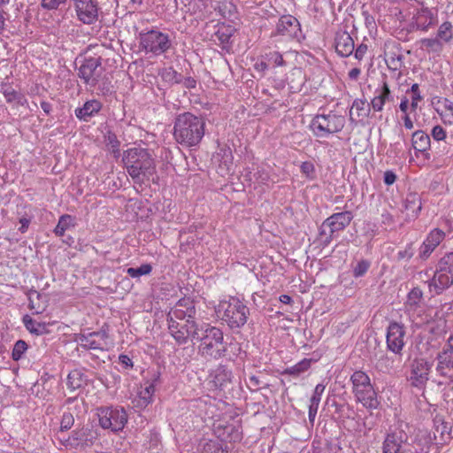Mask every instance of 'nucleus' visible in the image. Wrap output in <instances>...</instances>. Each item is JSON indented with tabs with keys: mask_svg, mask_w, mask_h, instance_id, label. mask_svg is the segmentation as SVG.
I'll use <instances>...</instances> for the list:
<instances>
[{
	"mask_svg": "<svg viewBox=\"0 0 453 453\" xmlns=\"http://www.w3.org/2000/svg\"><path fill=\"white\" fill-rule=\"evenodd\" d=\"M196 340L200 342L198 351L203 357L218 360L226 356L227 347L220 328L203 323Z\"/></svg>",
	"mask_w": 453,
	"mask_h": 453,
	"instance_id": "nucleus-4",
	"label": "nucleus"
},
{
	"mask_svg": "<svg viewBox=\"0 0 453 453\" xmlns=\"http://www.w3.org/2000/svg\"><path fill=\"white\" fill-rule=\"evenodd\" d=\"M101 58H85L78 69V76L85 84L94 87L101 76Z\"/></svg>",
	"mask_w": 453,
	"mask_h": 453,
	"instance_id": "nucleus-16",
	"label": "nucleus"
},
{
	"mask_svg": "<svg viewBox=\"0 0 453 453\" xmlns=\"http://www.w3.org/2000/svg\"><path fill=\"white\" fill-rule=\"evenodd\" d=\"M412 19L416 29L426 32L436 24L437 11L428 7H421L416 11Z\"/></svg>",
	"mask_w": 453,
	"mask_h": 453,
	"instance_id": "nucleus-21",
	"label": "nucleus"
},
{
	"mask_svg": "<svg viewBox=\"0 0 453 453\" xmlns=\"http://www.w3.org/2000/svg\"><path fill=\"white\" fill-rule=\"evenodd\" d=\"M301 172L308 178H313L315 173L314 165L310 161L303 162L301 165Z\"/></svg>",
	"mask_w": 453,
	"mask_h": 453,
	"instance_id": "nucleus-56",
	"label": "nucleus"
},
{
	"mask_svg": "<svg viewBox=\"0 0 453 453\" xmlns=\"http://www.w3.org/2000/svg\"><path fill=\"white\" fill-rule=\"evenodd\" d=\"M412 147L418 152H426L431 146L430 135L423 130H417L412 134Z\"/></svg>",
	"mask_w": 453,
	"mask_h": 453,
	"instance_id": "nucleus-30",
	"label": "nucleus"
},
{
	"mask_svg": "<svg viewBox=\"0 0 453 453\" xmlns=\"http://www.w3.org/2000/svg\"><path fill=\"white\" fill-rule=\"evenodd\" d=\"M158 376H157L153 381L147 382L144 388L139 391L136 397L133 400V404L135 408L144 409L153 401V395L156 391L155 382L157 380Z\"/></svg>",
	"mask_w": 453,
	"mask_h": 453,
	"instance_id": "nucleus-26",
	"label": "nucleus"
},
{
	"mask_svg": "<svg viewBox=\"0 0 453 453\" xmlns=\"http://www.w3.org/2000/svg\"><path fill=\"white\" fill-rule=\"evenodd\" d=\"M406 331L402 323L392 321L387 328L386 343L388 350L395 355H402L405 346Z\"/></svg>",
	"mask_w": 453,
	"mask_h": 453,
	"instance_id": "nucleus-14",
	"label": "nucleus"
},
{
	"mask_svg": "<svg viewBox=\"0 0 453 453\" xmlns=\"http://www.w3.org/2000/svg\"><path fill=\"white\" fill-rule=\"evenodd\" d=\"M77 19L86 25H92L98 19L97 0H73Z\"/></svg>",
	"mask_w": 453,
	"mask_h": 453,
	"instance_id": "nucleus-15",
	"label": "nucleus"
},
{
	"mask_svg": "<svg viewBox=\"0 0 453 453\" xmlns=\"http://www.w3.org/2000/svg\"><path fill=\"white\" fill-rule=\"evenodd\" d=\"M74 423V418L72 413L65 412L61 418L60 428L62 431L70 429Z\"/></svg>",
	"mask_w": 453,
	"mask_h": 453,
	"instance_id": "nucleus-53",
	"label": "nucleus"
},
{
	"mask_svg": "<svg viewBox=\"0 0 453 453\" xmlns=\"http://www.w3.org/2000/svg\"><path fill=\"white\" fill-rule=\"evenodd\" d=\"M2 93H3L6 102L9 104H16L19 105H24L27 103V98L25 97V96L22 93L16 91L13 88H12L10 86L4 87L2 88Z\"/></svg>",
	"mask_w": 453,
	"mask_h": 453,
	"instance_id": "nucleus-37",
	"label": "nucleus"
},
{
	"mask_svg": "<svg viewBox=\"0 0 453 453\" xmlns=\"http://www.w3.org/2000/svg\"><path fill=\"white\" fill-rule=\"evenodd\" d=\"M102 108L103 104L99 100L91 99L85 102L81 107L76 108L74 114L78 119L88 122L97 115Z\"/></svg>",
	"mask_w": 453,
	"mask_h": 453,
	"instance_id": "nucleus-25",
	"label": "nucleus"
},
{
	"mask_svg": "<svg viewBox=\"0 0 453 453\" xmlns=\"http://www.w3.org/2000/svg\"><path fill=\"white\" fill-rule=\"evenodd\" d=\"M152 272V266L150 264H142L140 267L134 268L129 267L127 269V273L133 279H138L141 276L148 275Z\"/></svg>",
	"mask_w": 453,
	"mask_h": 453,
	"instance_id": "nucleus-42",
	"label": "nucleus"
},
{
	"mask_svg": "<svg viewBox=\"0 0 453 453\" xmlns=\"http://www.w3.org/2000/svg\"><path fill=\"white\" fill-rule=\"evenodd\" d=\"M408 108H409V99L406 96H404L401 99L399 109L405 115V114H408L407 113Z\"/></svg>",
	"mask_w": 453,
	"mask_h": 453,
	"instance_id": "nucleus-64",
	"label": "nucleus"
},
{
	"mask_svg": "<svg viewBox=\"0 0 453 453\" xmlns=\"http://www.w3.org/2000/svg\"><path fill=\"white\" fill-rule=\"evenodd\" d=\"M76 226L75 218L69 214H64L59 217L58 222L55 226L53 233L58 236H64L66 230L73 228Z\"/></svg>",
	"mask_w": 453,
	"mask_h": 453,
	"instance_id": "nucleus-35",
	"label": "nucleus"
},
{
	"mask_svg": "<svg viewBox=\"0 0 453 453\" xmlns=\"http://www.w3.org/2000/svg\"><path fill=\"white\" fill-rule=\"evenodd\" d=\"M105 142L114 156L119 157L120 142L119 141L117 135L112 132H108L105 135Z\"/></svg>",
	"mask_w": 453,
	"mask_h": 453,
	"instance_id": "nucleus-45",
	"label": "nucleus"
},
{
	"mask_svg": "<svg viewBox=\"0 0 453 453\" xmlns=\"http://www.w3.org/2000/svg\"><path fill=\"white\" fill-rule=\"evenodd\" d=\"M109 335L105 330L90 333H81L76 337V342L84 349H107Z\"/></svg>",
	"mask_w": 453,
	"mask_h": 453,
	"instance_id": "nucleus-17",
	"label": "nucleus"
},
{
	"mask_svg": "<svg viewBox=\"0 0 453 453\" xmlns=\"http://www.w3.org/2000/svg\"><path fill=\"white\" fill-rule=\"evenodd\" d=\"M368 47L365 43L359 44L356 49L354 48V57L357 60H362L366 54Z\"/></svg>",
	"mask_w": 453,
	"mask_h": 453,
	"instance_id": "nucleus-58",
	"label": "nucleus"
},
{
	"mask_svg": "<svg viewBox=\"0 0 453 453\" xmlns=\"http://www.w3.org/2000/svg\"><path fill=\"white\" fill-rule=\"evenodd\" d=\"M28 349L27 343L23 340H18L13 346L12 351V358L14 361H19L23 358L24 354Z\"/></svg>",
	"mask_w": 453,
	"mask_h": 453,
	"instance_id": "nucleus-43",
	"label": "nucleus"
},
{
	"mask_svg": "<svg viewBox=\"0 0 453 453\" xmlns=\"http://www.w3.org/2000/svg\"><path fill=\"white\" fill-rule=\"evenodd\" d=\"M444 238L445 233L442 230L433 229L419 248V257L424 260L428 258Z\"/></svg>",
	"mask_w": 453,
	"mask_h": 453,
	"instance_id": "nucleus-22",
	"label": "nucleus"
},
{
	"mask_svg": "<svg viewBox=\"0 0 453 453\" xmlns=\"http://www.w3.org/2000/svg\"><path fill=\"white\" fill-rule=\"evenodd\" d=\"M404 209L410 218L415 219L422 209L420 196L416 193L407 195L404 200Z\"/></svg>",
	"mask_w": 453,
	"mask_h": 453,
	"instance_id": "nucleus-31",
	"label": "nucleus"
},
{
	"mask_svg": "<svg viewBox=\"0 0 453 453\" xmlns=\"http://www.w3.org/2000/svg\"><path fill=\"white\" fill-rule=\"evenodd\" d=\"M302 35L298 19L290 15H282L277 24L273 35H280L288 39H298Z\"/></svg>",
	"mask_w": 453,
	"mask_h": 453,
	"instance_id": "nucleus-19",
	"label": "nucleus"
},
{
	"mask_svg": "<svg viewBox=\"0 0 453 453\" xmlns=\"http://www.w3.org/2000/svg\"><path fill=\"white\" fill-rule=\"evenodd\" d=\"M321 397H322L321 395L312 394V395L310 399V403L308 406V408H309L308 417H309V421L311 424L315 420V418H316V415H317V412L319 410V403L321 401Z\"/></svg>",
	"mask_w": 453,
	"mask_h": 453,
	"instance_id": "nucleus-44",
	"label": "nucleus"
},
{
	"mask_svg": "<svg viewBox=\"0 0 453 453\" xmlns=\"http://www.w3.org/2000/svg\"><path fill=\"white\" fill-rule=\"evenodd\" d=\"M19 223L21 225L20 227L19 228V232L22 234L26 233L27 230L28 229L30 219L27 218H21L19 219Z\"/></svg>",
	"mask_w": 453,
	"mask_h": 453,
	"instance_id": "nucleus-63",
	"label": "nucleus"
},
{
	"mask_svg": "<svg viewBox=\"0 0 453 453\" xmlns=\"http://www.w3.org/2000/svg\"><path fill=\"white\" fill-rule=\"evenodd\" d=\"M362 15L365 18V22L367 27H373L375 26V20L374 18L369 14L367 11L363 10Z\"/></svg>",
	"mask_w": 453,
	"mask_h": 453,
	"instance_id": "nucleus-62",
	"label": "nucleus"
},
{
	"mask_svg": "<svg viewBox=\"0 0 453 453\" xmlns=\"http://www.w3.org/2000/svg\"><path fill=\"white\" fill-rule=\"evenodd\" d=\"M138 39L141 50L155 57L166 53L173 47L170 35L157 28L139 32Z\"/></svg>",
	"mask_w": 453,
	"mask_h": 453,
	"instance_id": "nucleus-9",
	"label": "nucleus"
},
{
	"mask_svg": "<svg viewBox=\"0 0 453 453\" xmlns=\"http://www.w3.org/2000/svg\"><path fill=\"white\" fill-rule=\"evenodd\" d=\"M431 136L436 142L444 141L447 137V133L441 126H435L432 128Z\"/></svg>",
	"mask_w": 453,
	"mask_h": 453,
	"instance_id": "nucleus-51",
	"label": "nucleus"
},
{
	"mask_svg": "<svg viewBox=\"0 0 453 453\" xmlns=\"http://www.w3.org/2000/svg\"><path fill=\"white\" fill-rule=\"evenodd\" d=\"M196 311L189 297L180 298L167 314L169 334L179 344H186L189 339L198 338L200 326L195 321Z\"/></svg>",
	"mask_w": 453,
	"mask_h": 453,
	"instance_id": "nucleus-1",
	"label": "nucleus"
},
{
	"mask_svg": "<svg viewBox=\"0 0 453 453\" xmlns=\"http://www.w3.org/2000/svg\"><path fill=\"white\" fill-rule=\"evenodd\" d=\"M375 369L382 373H389L394 368V359L387 354H382L375 362Z\"/></svg>",
	"mask_w": 453,
	"mask_h": 453,
	"instance_id": "nucleus-41",
	"label": "nucleus"
},
{
	"mask_svg": "<svg viewBox=\"0 0 453 453\" xmlns=\"http://www.w3.org/2000/svg\"><path fill=\"white\" fill-rule=\"evenodd\" d=\"M45 296L35 289L28 292V307L35 314H41L45 311L46 300Z\"/></svg>",
	"mask_w": 453,
	"mask_h": 453,
	"instance_id": "nucleus-32",
	"label": "nucleus"
},
{
	"mask_svg": "<svg viewBox=\"0 0 453 453\" xmlns=\"http://www.w3.org/2000/svg\"><path fill=\"white\" fill-rule=\"evenodd\" d=\"M411 111H415L418 108V102L423 99L420 91H419V86L418 83L412 84L411 88Z\"/></svg>",
	"mask_w": 453,
	"mask_h": 453,
	"instance_id": "nucleus-48",
	"label": "nucleus"
},
{
	"mask_svg": "<svg viewBox=\"0 0 453 453\" xmlns=\"http://www.w3.org/2000/svg\"><path fill=\"white\" fill-rule=\"evenodd\" d=\"M203 453H223V449L218 441L209 440L203 445Z\"/></svg>",
	"mask_w": 453,
	"mask_h": 453,
	"instance_id": "nucleus-50",
	"label": "nucleus"
},
{
	"mask_svg": "<svg viewBox=\"0 0 453 453\" xmlns=\"http://www.w3.org/2000/svg\"><path fill=\"white\" fill-rule=\"evenodd\" d=\"M22 322L26 329L32 334L43 335L49 333L50 323L37 321L27 314L23 316Z\"/></svg>",
	"mask_w": 453,
	"mask_h": 453,
	"instance_id": "nucleus-29",
	"label": "nucleus"
},
{
	"mask_svg": "<svg viewBox=\"0 0 453 453\" xmlns=\"http://www.w3.org/2000/svg\"><path fill=\"white\" fill-rule=\"evenodd\" d=\"M215 36L219 41L220 44L222 45V48H225L230 43V39L232 37V29L230 27L226 29H219L216 32Z\"/></svg>",
	"mask_w": 453,
	"mask_h": 453,
	"instance_id": "nucleus-49",
	"label": "nucleus"
},
{
	"mask_svg": "<svg viewBox=\"0 0 453 453\" xmlns=\"http://www.w3.org/2000/svg\"><path fill=\"white\" fill-rule=\"evenodd\" d=\"M413 453H437L440 445L427 430H419L413 439L410 438Z\"/></svg>",
	"mask_w": 453,
	"mask_h": 453,
	"instance_id": "nucleus-18",
	"label": "nucleus"
},
{
	"mask_svg": "<svg viewBox=\"0 0 453 453\" xmlns=\"http://www.w3.org/2000/svg\"><path fill=\"white\" fill-rule=\"evenodd\" d=\"M87 383V376L81 369L72 370L66 378V386L71 391L82 388Z\"/></svg>",
	"mask_w": 453,
	"mask_h": 453,
	"instance_id": "nucleus-33",
	"label": "nucleus"
},
{
	"mask_svg": "<svg viewBox=\"0 0 453 453\" xmlns=\"http://www.w3.org/2000/svg\"><path fill=\"white\" fill-rule=\"evenodd\" d=\"M251 391H257L261 388V381L258 377L250 375L246 382Z\"/></svg>",
	"mask_w": 453,
	"mask_h": 453,
	"instance_id": "nucleus-57",
	"label": "nucleus"
},
{
	"mask_svg": "<svg viewBox=\"0 0 453 453\" xmlns=\"http://www.w3.org/2000/svg\"><path fill=\"white\" fill-rule=\"evenodd\" d=\"M345 126V118L333 111L327 114L316 115L310 125L313 134L319 138H326L341 132Z\"/></svg>",
	"mask_w": 453,
	"mask_h": 453,
	"instance_id": "nucleus-10",
	"label": "nucleus"
},
{
	"mask_svg": "<svg viewBox=\"0 0 453 453\" xmlns=\"http://www.w3.org/2000/svg\"><path fill=\"white\" fill-rule=\"evenodd\" d=\"M354 43L353 38L347 31L341 28L335 33L334 47L339 56L347 58L353 54Z\"/></svg>",
	"mask_w": 453,
	"mask_h": 453,
	"instance_id": "nucleus-24",
	"label": "nucleus"
},
{
	"mask_svg": "<svg viewBox=\"0 0 453 453\" xmlns=\"http://www.w3.org/2000/svg\"><path fill=\"white\" fill-rule=\"evenodd\" d=\"M396 180V175L392 171H387L384 173V183L386 185H392Z\"/></svg>",
	"mask_w": 453,
	"mask_h": 453,
	"instance_id": "nucleus-61",
	"label": "nucleus"
},
{
	"mask_svg": "<svg viewBox=\"0 0 453 453\" xmlns=\"http://www.w3.org/2000/svg\"><path fill=\"white\" fill-rule=\"evenodd\" d=\"M433 436L437 443L441 446L451 440L452 426L450 422L445 421L441 415H435L434 419Z\"/></svg>",
	"mask_w": 453,
	"mask_h": 453,
	"instance_id": "nucleus-23",
	"label": "nucleus"
},
{
	"mask_svg": "<svg viewBox=\"0 0 453 453\" xmlns=\"http://www.w3.org/2000/svg\"><path fill=\"white\" fill-rule=\"evenodd\" d=\"M426 282L433 296L441 295L453 286V252L446 253L440 258L433 277Z\"/></svg>",
	"mask_w": 453,
	"mask_h": 453,
	"instance_id": "nucleus-7",
	"label": "nucleus"
},
{
	"mask_svg": "<svg viewBox=\"0 0 453 453\" xmlns=\"http://www.w3.org/2000/svg\"><path fill=\"white\" fill-rule=\"evenodd\" d=\"M432 365L424 358H416L411 363L410 380L414 387L423 388L429 380Z\"/></svg>",
	"mask_w": 453,
	"mask_h": 453,
	"instance_id": "nucleus-20",
	"label": "nucleus"
},
{
	"mask_svg": "<svg viewBox=\"0 0 453 453\" xmlns=\"http://www.w3.org/2000/svg\"><path fill=\"white\" fill-rule=\"evenodd\" d=\"M313 360L311 358H303L297 364L287 367L283 372V375H290L293 377H299L303 372H307L310 368Z\"/></svg>",
	"mask_w": 453,
	"mask_h": 453,
	"instance_id": "nucleus-36",
	"label": "nucleus"
},
{
	"mask_svg": "<svg viewBox=\"0 0 453 453\" xmlns=\"http://www.w3.org/2000/svg\"><path fill=\"white\" fill-rule=\"evenodd\" d=\"M66 0H42L41 5L43 9L52 11L57 10L61 4H65Z\"/></svg>",
	"mask_w": 453,
	"mask_h": 453,
	"instance_id": "nucleus-55",
	"label": "nucleus"
},
{
	"mask_svg": "<svg viewBox=\"0 0 453 453\" xmlns=\"http://www.w3.org/2000/svg\"><path fill=\"white\" fill-rule=\"evenodd\" d=\"M119 362L125 369H130L134 366L132 359L127 356L121 354L119 356Z\"/></svg>",
	"mask_w": 453,
	"mask_h": 453,
	"instance_id": "nucleus-59",
	"label": "nucleus"
},
{
	"mask_svg": "<svg viewBox=\"0 0 453 453\" xmlns=\"http://www.w3.org/2000/svg\"><path fill=\"white\" fill-rule=\"evenodd\" d=\"M409 425L398 421L385 434L382 441V453H413L410 436L408 434Z\"/></svg>",
	"mask_w": 453,
	"mask_h": 453,
	"instance_id": "nucleus-8",
	"label": "nucleus"
},
{
	"mask_svg": "<svg viewBox=\"0 0 453 453\" xmlns=\"http://www.w3.org/2000/svg\"><path fill=\"white\" fill-rule=\"evenodd\" d=\"M353 218V213L349 211L334 213L323 221L319 234L328 235L326 242H329L333 239L334 234L345 229Z\"/></svg>",
	"mask_w": 453,
	"mask_h": 453,
	"instance_id": "nucleus-12",
	"label": "nucleus"
},
{
	"mask_svg": "<svg viewBox=\"0 0 453 453\" xmlns=\"http://www.w3.org/2000/svg\"><path fill=\"white\" fill-rule=\"evenodd\" d=\"M215 313L219 319L234 330L242 327L247 323L250 309L238 297L228 296L220 300L215 306Z\"/></svg>",
	"mask_w": 453,
	"mask_h": 453,
	"instance_id": "nucleus-5",
	"label": "nucleus"
},
{
	"mask_svg": "<svg viewBox=\"0 0 453 453\" xmlns=\"http://www.w3.org/2000/svg\"><path fill=\"white\" fill-rule=\"evenodd\" d=\"M205 134V120L191 112H183L176 116L173 122V135L177 143L185 148L199 145Z\"/></svg>",
	"mask_w": 453,
	"mask_h": 453,
	"instance_id": "nucleus-2",
	"label": "nucleus"
},
{
	"mask_svg": "<svg viewBox=\"0 0 453 453\" xmlns=\"http://www.w3.org/2000/svg\"><path fill=\"white\" fill-rule=\"evenodd\" d=\"M188 6L191 12L198 14L205 8V2L203 0H189Z\"/></svg>",
	"mask_w": 453,
	"mask_h": 453,
	"instance_id": "nucleus-54",
	"label": "nucleus"
},
{
	"mask_svg": "<svg viewBox=\"0 0 453 453\" xmlns=\"http://www.w3.org/2000/svg\"><path fill=\"white\" fill-rule=\"evenodd\" d=\"M99 426L113 433L122 431L127 423V413L120 406H103L96 409Z\"/></svg>",
	"mask_w": 453,
	"mask_h": 453,
	"instance_id": "nucleus-11",
	"label": "nucleus"
},
{
	"mask_svg": "<svg viewBox=\"0 0 453 453\" xmlns=\"http://www.w3.org/2000/svg\"><path fill=\"white\" fill-rule=\"evenodd\" d=\"M443 45L449 44L453 40V25L450 21L441 23L435 36Z\"/></svg>",
	"mask_w": 453,
	"mask_h": 453,
	"instance_id": "nucleus-38",
	"label": "nucleus"
},
{
	"mask_svg": "<svg viewBox=\"0 0 453 453\" xmlns=\"http://www.w3.org/2000/svg\"><path fill=\"white\" fill-rule=\"evenodd\" d=\"M349 380L356 401L365 409H377L380 403L369 375L364 371L357 370L351 374Z\"/></svg>",
	"mask_w": 453,
	"mask_h": 453,
	"instance_id": "nucleus-6",
	"label": "nucleus"
},
{
	"mask_svg": "<svg viewBox=\"0 0 453 453\" xmlns=\"http://www.w3.org/2000/svg\"><path fill=\"white\" fill-rule=\"evenodd\" d=\"M266 58L269 62L273 63L275 66H283L285 61L283 60L282 55L278 51H272L266 55Z\"/></svg>",
	"mask_w": 453,
	"mask_h": 453,
	"instance_id": "nucleus-52",
	"label": "nucleus"
},
{
	"mask_svg": "<svg viewBox=\"0 0 453 453\" xmlns=\"http://www.w3.org/2000/svg\"><path fill=\"white\" fill-rule=\"evenodd\" d=\"M232 372L225 365H219L214 372V383L216 386L223 387L231 380Z\"/></svg>",
	"mask_w": 453,
	"mask_h": 453,
	"instance_id": "nucleus-40",
	"label": "nucleus"
},
{
	"mask_svg": "<svg viewBox=\"0 0 453 453\" xmlns=\"http://www.w3.org/2000/svg\"><path fill=\"white\" fill-rule=\"evenodd\" d=\"M214 10L224 19L234 18L236 14V6L228 0H222L217 4Z\"/></svg>",
	"mask_w": 453,
	"mask_h": 453,
	"instance_id": "nucleus-39",
	"label": "nucleus"
},
{
	"mask_svg": "<svg viewBox=\"0 0 453 453\" xmlns=\"http://www.w3.org/2000/svg\"><path fill=\"white\" fill-rule=\"evenodd\" d=\"M124 168L133 181L143 184L153 180L156 165L148 150L143 148H131L124 151L122 157Z\"/></svg>",
	"mask_w": 453,
	"mask_h": 453,
	"instance_id": "nucleus-3",
	"label": "nucleus"
},
{
	"mask_svg": "<svg viewBox=\"0 0 453 453\" xmlns=\"http://www.w3.org/2000/svg\"><path fill=\"white\" fill-rule=\"evenodd\" d=\"M418 44L419 48L428 54L440 55L444 49V45L436 37L422 38L418 41Z\"/></svg>",
	"mask_w": 453,
	"mask_h": 453,
	"instance_id": "nucleus-34",
	"label": "nucleus"
},
{
	"mask_svg": "<svg viewBox=\"0 0 453 453\" xmlns=\"http://www.w3.org/2000/svg\"><path fill=\"white\" fill-rule=\"evenodd\" d=\"M94 436L89 428L73 430L68 439L70 445L75 448L87 446L93 442Z\"/></svg>",
	"mask_w": 453,
	"mask_h": 453,
	"instance_id": "nucleus-28",
	"label": "nucleus"
},
{
	"mask_svg": "<svg viewBox=\"0 0 453 453\" xmlns=\"http://www.w3.org/2000/svg\"><path fill=\"white\" fill-rule=\"evenodd\" d=\"M423 297V292L419 288H413L407 296L406 304L410 307H417Z\"/></svg>",
	"mask_w": 453,
	"mask_h": 453,
	"instance_id": "nucleus-46",
	"label": "nucleus"
},
{
	"mask_svg": "<svg viewBox=\"0 0 453 453\" xmlns=\"http://www.w3.org/2000/svg\"><path fill=\"white\" fill-rule=\"evenodd\" d=\"M371 262L366 259H362L357 263L352 268V275L354 278L363 277L369 270Z\"/></svg>",
	"mask_w": 453,
	"mask_h": 453,
	"instance_id": "nucleus-47",
	"label": "nucleus"
},
{
	"mask_svg": "<svg viewBox=\"0 0 453 453\" xmlns=\"http://www.w3.org/2000/svg\"><path fill=\"white\" fill-rule=\"evenodd\" d=\"M436 372L443 377L445 384L453 385V336L448 339L442 351L437 355ZM443 384V382H439Z\"/></svg>",
	"mask_w": 453,
	"mask_h": 453,
	"instance_id": "nucleus-13",
	"label": "nucleus"
},
{
	"mask_svg": "<svg viewBox=\"0 0 453 453\" xmlns=\"http://www.w3.org/2000/svg\"><path fill=\"white\" fill-rule=\"evenodd\" d=\"M394 97L387 81H383L380 88L374 92V97L371 101V105L374 111H381L387 102H392Z\"/></svg>",
	"mask_w": 453,
	"mask_h": 453,
	"instance_id": "nucleus-27",
	"label": "nucleus"
},
{
	"mask_svg": "<svg viewBox=\"0 0 453 453\" xmlns=\"http://www.w3.org/2000/svg\"><path fill=\"white\" fill-rule=\"evenodd\" d=\"M401 61H402L401 56H398L396 58L395 57H390V58H388V59H387V64L389 68L396 70L400 66Z\"/></svg>",
	"mask_w": 453,
	"mask_h": 453,
	"instance_id": "nucleus-60",
	"label": "nucleus"
}]
</instances>
